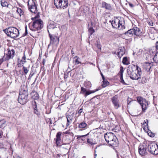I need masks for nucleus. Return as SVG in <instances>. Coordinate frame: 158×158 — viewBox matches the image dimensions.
Returning a JSON list of instances; mask_svg holds the SVG:
<instances>
[{"mask_svg":"<svg viewBox=\"0 0 158 158\" xmlns=\"http://www.w3.org/2000/svg\"><path fill=\"white\" fill-rule=\"evenodd\" d=\"M127 73L130 78L133 80H138L140 78L142 74L141 69L135 65L129 66Z\"/></svg>","mask_w":158,"mask_h":158,"instance_id":"nucleus-1","label":"nucleus"},{"mask_svg":"<svg viewBox=\"0 0 158 158\" xmlns=\"http://www.w3.org/2000/svg\"><path fill=\"white\" fill-rule=\"evenodd\" d=\"M5 32L8 36L12 38H15L19 35V30L16 28L10 27L5 30Z\"/></svg>","mask_w":158,"mask_h":158,"instance_id":"nucleus-2","label":"nucleus"},{"mask_svg":"<svg viewBox=\"0 0 158 158\" xmlns=\"http://www.w3.org/2000/svg\"><path fill=\"white\" fill-rule=\"evenodd\" d=\"M28 94L27 90L21 89L18 98L19 102L22 104H25L27 102Z\"/></svg>","mask_w":158,"mask_h":158,"instance_id":"nucleus-3","label":"nucleus"},{"mask_svg":"<svg viewBox=\"0 0 158 158\" xmlns=\"http://www.w3.org/2000/svg\"><path fill=\"white\" fill-rule=\"evenodd\" d=\"M148 147L147 142L146 141H144L142 143H140L139 147V154L142 156L147 154L148 152Z\"/></svg>","mask_w":158,"mask_h":158,"instance_id":"nucleus-4","label":"nucleus"},{"mask_svg":"<svg viewBox=\"0 0 158 158\" xmlns=\"http://www.w3.org/2000/svg\"><path fill=\"white\" fill-rule=\"evenodd\" d=\"M32 26L33 29H31L32 31H35L40 30L43 27V22L40 19L35 20L33 23Z\"/></svg>","mask_w":158,"mask_h":158,"instance_id":"nucleus-5","label":"nucleus"},{"mask_svg":"<svg viewBox=\"0 0 158 158\" xmlns=\"http://www.w3.org/2000/svg\"><path fill=\"white\" fill-rule=\"evenodd\" d=\"M27 3L29 10L32 13H37V10L35 0H28Z\"/></svg>","mask_w":158,"mask_h":158,"instance_id":"nucleus-6","label":"nucleus"},{"mask_svg":"<svg viewBox=\"0 0 158 158\" xmlns=\"http://www.w3.org/2000/svg\"><path fill=\"white\" fill-rule=\"evenodd\" d=\"M148 151L152 154L157 155L158 154V146L154 143H150L148 145Z\"/></svg>","mask_w":158,"mask_h":158,"instance_id":"nucleus-7","label":"nucleus"},{"mask_svg":"<svg viewBox=\"0 0 158 158\" xmlns=\"http://www.w3.org/2000/svg\"><path fill=\"white\" fill-rule=\"evenodd\" d=\"M137 99L141 106L142 111L144 112H145L147 108L148 101L145 99L141 97H138Z\"/></svg>","mask_w":158,"mask_h":158,"instance_id":"nucleus-8","label":"nucleus"},{"mask_svg":"<svg viewBox=\"0 0 158 158\" xmlns=\"http://www.w3.org/2000/svg\"><path fill=\"white\" fill-rule=\"evenodd\" d=\"M109 22L111 24L113 28H119L122 29L123 25V22L122 21H120L119 19H115L113 21H109Z\"/></svg>","mask_w":158,"mask_h":158,"instance_id":"nucleus-9","label":"nucleus"},{"mask_svg":"<svg viewBox=\"0 0 158 158\" xmlns=\"http://www.w3.org/2000/svg\"><path fill=\"white\" fill-rule=\"evenodd\" d=\"M109 134H110L109 136V138H110L111 140H110V143H109V146H111L112 148H113L114 149H115V148L117 146V144L116 142L117 140V138L115 136L113 135L112 132H109Z\"/></svg>","mask_w":158,"mask_h":158,"instance_id":"nucleus-10","label":"nucleus"},{"mask_svg":"<svg viewBox=\"0 0 158 158\" xmlns=\"http://www.w3.org/2000/svg\"><path fill=\"white\" fill-rule=\"evenodd\" d=\"M112 102L114 106V107L115 109H117L120 106L117 95H115L112 98Z\"/></svg>","mask_w":158,"mask_h":158,"instance_id":"nucleus-11","label":"nucleus"},{"mask_svg":"<svg viewBox=\"0 0 158 158\" xmlns=\"http://www.w3.org/2000/svg\"><path fill=\"white\" fill-rule=\"evenodd\" d=\"M49 36L50 39V43L53 44L56 42L58 43L59 41V37L55 35H51L49 34Z\"/></svg>","mask_w":158,"mask_h":158,"instance_id":"nucleus-12","label":"nucleus"},{"mask_svg":"<svg viewBox=\"0 0 158 158\" xmlns=\"http://www.w3.org/2000/svg\"><path fill=\"white\" fill-rule=\"evenodd\" d=\"M118 52H117V54L118 57L121 58L125 53V49L124 47H119L118 49Z\"/></svg>","mask_w":158,"mask_h":158,"instance_id":"nucleus-13","label":"nucleus"},{"mask_svg":"<svg viewBox=\"0 0 158 158\" xmlns=\"http://www.w3.org/2000/svg\"><path fill=\"white\" fill-rule=\"evenodd\" d=\"M56 26V24L53 22L49 23L47 26L48 31L49 33V31H51L52 30L54 29H57Z\"/></svg>","mask_w":158,"mask_h":158,"instance_id":"nucleus-14","label":"nucleus"},{"mask_svg":"<svg viewBox=\"0 0 158 158\" xmlns=\"http://www.w3.org/2000/svg\"><path fill=\"white\" fill-rule=\"evenodd\" d=\"M123 68L121 69L120 71L118 74V75L119 76L120 78V82L124 85H126L127 84L125 82L123 78Z\"/></svg>","mask_w":158,"mask_h":158,"instance_id":"nucleus-15","label":"nucleus"},{"mask_svg":"<svg viewBox=\"0 0 158 158\" xmlns=\"http://www.w3.org/2000/svg\"><path fill=\"white\" fill-rule=\"evenodd\" d=\"M60 8L64 9L66 8L68 6V0H60Z\"/></svg>","mask_w":158,"mask_h":158,"instance_id":"nucleus-16","label":"nucleus"},{"mask_svg":"<svg viewBox=\"0 0 158 158\" xmlns=\"http://www.w3.org/2000/svg\"><path fill=\"white\" fill-rule=\"evenodd\" d=\"M87 124L85 122H83L80 123L78 125V127L80 129V131H82L83 129L87 128Z\"/></svg>","mask_w":158,"mask_h":158,"instance_id":"nucleus-17","label":"nucleus"},{"mask_svg":"<svg viewBox=\"0 0 158 158\" xmlns=\"http://www.w3.org/2000/svg\"><path fill=\"white\" fill-rule=\"evenodd\" d=\"M61 134V132H59L56 135V143L57 145L60 144V142L61 140L60 137Z\"/></svg>","mask_w":158,"mask_h":158,"instance_id":"nucleus-18","label":"nucleus"},{"mask_svg":"<svg viewBox=\"0 0 158 158\" xmlns=\"http://www.w3.org/2000/svg\"><path fill=\"white\" fill-rule=\"evenodd\" d=\"M132 29L133 30V33L134 35H139L141 33L140 29L138 27H134Z\"/></svg>","mask_w":158,"mask_h":158,"instance_id":"nucleus-19","label":"nucleus"},{"mask_svg":"<svg viewBox=\"0 0 158 158\" xmlns=\"http://www.w3.org/2000/svg\"><path fill=\"white\" fill-rule=\"evenodd\" d=\"M148 120L147 119H146L144 121L143 124H142V127L145 131H147L148 129Z\"/></svg>","mask_w":158,"mask_h":158,"instance_id":"nucleus-20","label":"nucleus"},{"mask_svg":"<svg viewBox=\"0 0 158 158\" xmlns=\"http://www.w3.org/2000/svg\"><path fill=\"white\" fill-rule=\"evenodd\" d=\"M15 53V51L13 49L11 50L8 49V52L7 54L12 58L13 57Z\"/></svg>","mask_w":158,"mask_h":158,"instance_id":"nucleus-21","label":"nucleus"},{"mask_svg":"<svg viewBox=\"0 0 158 158\" xmlns=\"http://www.w3.org/2000/svg\"><path fill=\"white\" fill-rule=\"evenodd\" d=\"M80 58L77 56H75L73 59V63H75V65L81 63L80 62Z\"/></svg>","mask_w":158,"mask_h":158,"instance_id":"nucleus-22","label":"nucleus"},{"mask_svg":"<svg viewBox=\"0 0 158 158\" xmlns=\"http://www.w3.org/2000/svg\"><path fill=\"white\" fill-rule=\"evenodd\" d=\"M133 30L132 29H131L126 32L125 34L127 36L129 37H131L134 35L133 33Z\"/></svg>","mask_w":158,"mask_h":158,"instance_id":"nucleus-23","label":"nucleus"},{"mask_svg":"<svg viewBox=\"0 0 158 158\" xmlns=\"http://www.w3.org/2000/svg\"><path fill=\"white\" fill-rule=\"evenodd\" d=\"M98 90V89H96V90H94L92 91L90 90L89 91H86V93L85 94L84 96L85 97H86L88 95L90 94L94 93Z\"/></svg>","mask_w":158,"mask_h":158,"instance_id":"nucleus-24","label":"nucleus"},{"mask_svg":"<svg viewBox=\"0 0 158 158\" xmlns=\"http://www.w3.org/2000/svg\"><path fill=\"white\" fill-rule=\"evenodd\" d=\"M32 98L34 99H37L39 98V94L36 92H33L31 93Z\"/></svg>","mask_w":158,"mask_h":158,"instance_id":"nucleus-25","label":"nucleus"},{"mask_svg":"<svg viewBox=\"0 0 158 158\" xmlns=\"http://www.w3.org/2000/svg\"><path fill=\"white\" fill-rule=\"evenodd\" d=\"M17 9L16 12L20 16L23 14V11L21 8H17Z\"/></svg>","mask_w":158,"mask_h":158,"instance_id":"nucleus-26","label":"nucleus"},{"mask_svg":"<svg viewBox=\"0 0 158 158\" xmlns=\"http://www.w3.org/2000/svg\"><path fill=\"white\" fill-rule=\"evenodd\" d=\"M154 61L156 63H158V52H156L153 58Z\"/></svg>","mask_w":158,"mask_h":158,"instance_id":"nucleus-27","label":"nucleus"},{"mask_svg":"<svg viewBox=\"0 0 158 158\" xmlns=\"http://www.w3.org/2000/svg\"><path fill=\"white\" fill-rule=\"evenodd\" d=\"M122 62L123 64L126 65H128L129 64V61L126 57L123 58Z\"/></svg>","mask_w":158,"mask_h":158,"instance_id":"nucleus-28","label":"nucleus"},{"mask_svg":"<svg viewBox=\"0 0 158 158\" xmlns=\"http://www.w3.org/2000/svg\"><path fill=\"white\" fill-rule=\"evenodd\" d=\"M67 122L68 123H71L73 119V116L71 115H68L66 116Z\"/></svg>","mask_w":158,"mask_h":158,"instance_id":"nucleus-29","label":"nucleus"},{"mask_svg":"<svg viewBox=\"0 0 158 158\" xmlns=\"http://www.w3.org/2000/svg\"><path fill=\"white\" fill-rule=\"evenodd\" d=\"M148 135L152 137H154L155 136V135L154 133L152 132L151 131L149 130V129H148L146 131Z\"/></svg>","mask_w":158,"mask_h":158,"instance_id":"nucleus-30","label":"nucleus"},{"mask_svg":"<svg viewBox=\"0 0 158 158\" xmlns=\"http://www.w3.org/2000/svg\"><path fill=\"white\" fill-rule=\"evenodd\" d=\"M108 83V82L106 79H103V81H102V87H105L107 85Z\"/></svg>","mask_w":158,"mask_h":158,"instance_id":"nucleus-31","label":"nucleus"},{"mask_svg":"<svg viewBox=\"0 0 158 158\" xmlns=\"http://www.w3.org/2000/svg\"><path fill=\"white\" fill-rule=\"evenodd\" d=\"M146 78L144 77H142V78H141V79L139 80V84H143L144 83L146 82Z\"/></svg>","mask_w":158,"mask_h":158,"instance_id":"nucleus-32","label":"nucleus"},{"mask_svg":"<svg viewBox=\"0 0 158 158\" xmlns=\"http://www.w3.org/2000/svg\"><path fill=\"white\" fill-rule=\"evenodd\" d=\"M4 61L7 60L11 58L10 56H9L7 53L6 54H5L3 57Z\"/></svg>","mask_w":158,"mask_h":158,"instance_id":"nucleus-33","label":"nucleus"},{"mask_svg":"<svg viewBox=\"0 0 158 158\" xmlns=\"http://www.w3.org/2000/svg\"><path fill=\"white\" fill-rule=\"evenodd\" d=\"M115 64L113 62H110L109 63V69H114L115 67Z\"/></svg>","mask_w":158,"mask_h":158,"instance_id":"nucleus-34","label":"nucleus"},{"mask_svg":"<svg viewBox=\"0 0 158 158\" xmlns=\"http://www.w3.org/2000/svg\"><path fill=\"white\" fill-rule=\"evenodd\" d=\"M5 123L4 120L0 121V128H4L5 126Z\"/></svg>","mask_w":158,"mask_h":158,"instance_id":"nucleus-35","label":"nucleus"},{"mask_svg":"<svg viewBox=\"0 0 158 158\" xmlns=\"http://www.w3.org/2000/svg\"><path fill=\"white\" fill-rule=\"evenodd\" d=\"M88 31L90 35H92L95 32L94 30L93 27H90L89 28Z\"/></svg>","mask_w":158,"mask_h":158,"instance_id":"nucleus-36","label":"nucleus"},{"mask_svg":"<svg viewBox=\"0 0 158 158\" xmlns=\"http://www.w3.org/2000/svg\"><path fill=\"white\" fill-rule=\"evenodd\" d=\"M1 4L2 6H6L8 5V4L7 2L5 1H2L1 2Z\"/></svg>","mask_w":158,"mask_h":158,"instance_id":"nucleus-37","label":"nucleus"},{"mask_svg":"<svg viewBox=\"0 0 158 158\" xmlns=\"http://www.w3.org/2000/svg\"><path fill=\"white\" fill-rule=\"evenodd\" d=\"M23 69L24 74H27L29 72V69H28L27 67H25L24 66H23Z\"/></svg>","mask_w":158,"mask_h":158,"instance_id":"nucleus-38","label":"nucleus"},{"mask_svg":"<svg viewBox=\"0 0 158 158\" xmlns=\"http://www.w3.org/2000/svg\"><path fill=\"white\" fill-rule=\"evenodd\" d=\"M108 132L106 133L104 135V137L106 142L109 143V136L108 135Z\"/></svg>","mask_w":158,"mask_h":158,"instance_id":"nucleus-39","label":"nucleus"},{"mask_svg":"<svg viewBox=\"0 0 158 158\" xmlns=\"http://www.w3.org/2000/svg\"><path fill=\"white\" fill-rule=\"evenodd\" d=\"M102 6L103 7H105L106 9H108V5L105 2H103L102 3Z\"/></svg>","mask_w":158,"mask_h":158,"instance_id":"nucleus-40","label":"nucleus"},{"mask_svg":"<svg viewBox=\"0 0 158 158\" xmlns=\"http://www.w3.org/2000/svg\"><path fill=\"white\" fill-rule=\"evenodd\" d=\"M86 89L82 87L81 88V91L80 93L82 94L85 93L86 91Z\"/></svg>","mask_w":158,"mask_h":158,"instance_id":"nucleus-41","label":"nucleus"},{"mask_svg":"<svg viewBox=\"0 0 158 158\" xmlns=\"http://www.w3.org/2000/svg\"><path fill=\"white\" fill-rule=\"evenodd\" d=\"M87 142L91 145H94V143H93L92 139H89V138L87 139Z\"/></svg>","mask_w":158,"mask_h":158,"instance_id":"nucleus-42","label":"nucleus"},{"mask_svg":"<svg viewBox=\"0 0 158 158\" xmlns=\"http://www.w3.org/2000/svg\"><path fill=\"white\" fill-rule=\"evenodd\" d=\"M89 134V133H88L87 134H86V135H78L77 136V139H80L81 138V137H85V136H87V135H88Z\"/></svg>","mask_w":158,"mask_h":158,"instance_id":"nucleus-43","label":"nucleus"},{"mask_svg":"<svg viewBox=\"0 0 158 158\" xmlns=\"http://www.w3.org/2000/svg\"><path fill=\"white\" fill-rule=\"evenodd\" d=\"M36 108H37V107H36V105L35 107V108H34V112L35 114H38V111L36 110Z\"/></svg>","mask_w":158,"mask_h":158,"instance_id":"nucleus-44","label":"nucleus"},{"mask_svg":"<svg viewBox=\"0 0 158 158\" xmlns=\"http://www.w3.org/2000/svg\"><path fill=\"white\" fill-rule=\"evenodd\" d=\"M149 52L150 53V54L152 55L153 54H155V51H154V52L152 50H151L149 51Z\"/></svg>","mask_w":158,"mask_h":158,"instance_id":"nucleus-45","label":"nucleus"},{"mask_svg":"<svg viewBox=\"0 0 158 158\" xmlns=\"http://www.w3.org/2000/svg\"><path fill=\"white\" fill-rule=\"evenodd\" d=\"M24 35H26L27 34V26H25V33Z\"/></svg>","mask_w":158,"mask_h":158,"instance_id":"nucleus-46","label":"nucleus"},{"mask_svg":"<svg viewBox=\"0 0 158 158\" xmlns=\"http://www.w3.org/2000/svg\"><path fill=\"white\" fill-rule=\"evenodd\" d=\"M26 62L25 60H20V63L22 64H24Z\"/></svg>","mask_w":158,"mask_h":158,"instance_id":"nucleus-47","label":"nucleus"},{"mask_svg":"<svg viewBox=\"0 0 158 158\" xmlns=\"http://www.w3.org/2000/svg\"><path fill=\"white\" fill-rule=\"evenodd\" d=\"M22 64H21V63H18L17 64L18 66L19 67H21L22 66L23 67V65H22Z\"/></svg>","mask_w":158,"mask_h":158,"instance_id":"nucleus-48","label":"nucleus"},{"mask_svg":"<svg viewBox=\"0 0 158 158\" xmlns=\"http://www.w3.org/2000/svg\"><path fill=\"white\" fill-rule=\"evenodd\" d=\"M84 7H83V6L81 7L80 8V10H82L83 9V12L85 13V12L84 10Z\"/></svg>","mask_w":158,"mask_h":158,"instance_id":"nucleus-49","label":"nucleus"},{"mask_svg":"<svg viewBox=\"0 0 158 158\" xmlns=\"http://www.w3.org/2000/svg\"><path fill=\"white\" fill-rule=\"evenodd\" d=\"M4 61L3 58L0 59V65Z\"/></svg>","mask_w":158,"mask_h":158,"instance_id":"nucleus-50","label":"nucleus"},{"mask_svg":"<svg viewBox=\"0 0 158 158\" xmlns=\"http://www.w3.org/2000/svg\"><path fill=\"white\" fill-rule=\"evenodd\" d=\"M97 47L98 49H100L101 48V45L100 44H99L98 43L97 44Z\"/></svg>","mask_w":158,"mask_h":158,"instance_id":"nucleus-51","label":"nucleus"},{"mask_svg":"<svg viewBox=\"0 0 158 158\" xmlns=\"http://www.w3.org/2000/svg\"><path fill=\"white\" fill-rule=\"evenodd\" d=\"M45 63V60L44 59L43 60V61H42V63L41 64V66L42 65V64H43V65L44 66V65Z\"/></svg>","mask_w":158,"mask_h":158,"instance_id":"nucleus-52","label":"nucleus"},{"mask_svg":"<svg viewBox=\"0 0 158 158\" xmlns=\"http://www.w3.org/2000/svg\"><path fill=\"white\" fill-rule=\"evenodd\" d=\"M82 110H83L82 109H80L79 110L78 112V113L80 114H81L82 113Z\"/></svg>","mask_w":158,"mask_h":158,"instance_id":"nucleus-53","label":"nucleus"},{"mask_svg":"<svg viewBox=\"0 0 158 158\" xmlns=\"http://www.w3.org/2000/svg\"><path fill=\"white\" fill-rule=\"evenodd\" d=\"M156 47L157 49H158V41L156 43Z\"/></svg>","mask_w":158,"mask_h":158,"instance_id":"nucleus-54","label":"nucleus"},{"mask_svg":"<svg viewBox=\"0 0 158 158\" xmlns=\"http://www.w3.org/2000/svg\"><path fill=\"white\" fill-rule=\"evenodd\" d=\"M129 5L131 7H133L134 6V5L131 3H129Z\"/></svg>","mask_w":158,"mask_h":158,"instance_id":"nucleus-55","label":"nucleus"},{"mask_svg":"<svg viewBox=\"0 0 158 158\" xmlns=\"http://www.w3.org/2000/svg\"><path fill=\"white\" fill-rule=\"evenodd\" d=\"M149 24L151 26H153V23L152 22H149Z\"/></svg>","mask_w":158,"mask_h":158,"instance_id":"nucleus-56","label":"nucleus"},{"mask_svg":"<svg viewBox=\"0 0 158 158\" xmlns=\"http://www.w3.org/2000/svg\"><path fill=\"white\" fill-rule=\"evenodd\" d=\"M94 158H96V157L97 156V155L96 154V150H95L94 151Z\"/></svg>","mask_w":158,"mask_h":158,"instance_id":"nucleus-57","label":"nucleus"},{"mask_svg":"<svg viewBox=\"0 0 158 158\" xmlns=\"http://www.w3.org/2000/svg\"><path fill=\"white\" fill-rule=\"evenodd\" d=\"M26 58V57H25V56H24L23 57V58H22V60H25Z\"/></svg>","mask_w":158,"mask_h":158,"instance_id":"nucleus-58","label":"nucleus"},{"mask_svg":"<svg viewBox=\"0 0 158 158\" xmlns=\"http://www.w3.org/2000/svg\"><path fill=\"white\" fill-rule=\"evenodd\" d=\"M33 75V74H32V75H31V74H30L29 76V78L31 77Z\"/></svg>","mask_w":158,"mask_h":158,"instance_id":"nucleus-59","label":"nucleus"},{"mask_svg":"<svg viewBox=\"0 0 158 158\" xmlns=\"http://www.w3.org/2000/svg\"><path fill=\"white\" fill-rule=\"evenodd\" d=\"M102 77L103 79H103H105L104 78V76H103V75H102Z\"/></svg>","mask_w":158,"mask_h":158,"instance_id":"nucleus-60","label":"nucleus"},{"mask_svg":"<svg viewBox=\"0 0 158 158\" xmlns=\"http://www.w3.org/2000/svg\"><path fill=\"white\" fill-rule=\"evenodd\" d=\"M69 123H68V122H67V126H69Z\"/></svg>","mask_w":158,"mask_h":158,"instance_id":"nucleus-61","label":"nucleus"},{"mask_svg":"<svg viewBox=\"0 0 158 158\" xmlns=\"http://www.w3.org/2000/svg\"><path fill=\"white\" fill-rule=\"evenodd\" d=\"M104 24H105V25H106V24H107H107H108V23H107V22H106L105 21V22H104Z\"/></svg>","mask_w":158,"mask_h":158,"instance_id":"nucleus-62","label":"nucleus"},{"mask_svg":"<svg viewBox=\"0 0 158 158\" xmlns=\"http://www.w3.org/2000/svg\"><path fill=\"white\" fill-rule=\"evenodd\" d=\"M41 69H43L44 68V67L43 66H41Z\"/></svg>","mask_w":158,"mask_h":158,"instance_id":"nucleus-63","label":"nucleus"},{"mask_svg":"<svg viewBox=\"0 0 158 158\" xmlns=\"http://www.w3.org/2000/svg\"><path fill=\"white\" fill-rule=\"evenodd\" d=\"M82 158H86V157L85 156H83Z\"/></svg>","mask_w":158,"mask_h":158,"instance_id":"nucleus-64","label":"nucleus"}]
</instances>
